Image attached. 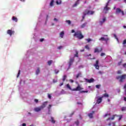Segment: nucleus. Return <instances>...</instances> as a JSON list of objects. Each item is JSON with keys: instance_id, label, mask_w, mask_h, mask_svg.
I'll return each mask as SVG.
<instances>
[{"instance_id": "64", "label": "nucleus", "mask_w": 126, "mask_h": 126, "mask_svg": "<svg viewBox=\"0 0 126 126\" xmlns=\"http://www.w3.org/2000/svg\"><path fill=\"white\" fill-rule=\"evenodd\" d=\"M124 101H125V102H126V97H124Z\"/></svg>"}, {"instance_id": "44", "label": "nucleus", "mask_w": 126, "mask_h": 126, "mask_svg": "<svg viewBox=\"0 0 126 126\" xmlns=\"http://www.w3.org/2000/svg\"><path fill=\"white\" fill-rule=\"evenodd\" d=\"M126 107H123L122 108V111H126Z\"/></svg>"}, {"instance_id": "38", "label": "nucleus", "mask_w": 126, "mask_h": 126, "mask_svg": "<svg viewBox=\"0 0 126 126\" xmlns=\"http://www.w3.org/2000/svg\"><path fill=\"white\" fill-rule=\"evenodd\" d=\"M103 96H104V97H109V94H107V93H105V94H103Z\"/></svg>"}, {"instance_id": "48", "label": "nucleus", "mask_w": 126, "mask_h": 126, "mask_svg": "<svg viewBox=\"0 0 126 126\" xmlns=\"http://www.w3.org/2000/svg\"><path fill=\"white\" fill-rule=\"evenodd\" d=\"M106 54H105V53H102L101 54H100V56L101 57H104V56H105Z\"/></svg>"}, {"instance_id": "37", "label": "nucleus", "mask_w": 126, "mask_h": 126, "mask_svg": "<svg viewBox=\"0 0 126 126\" xmlns=\"http://www.w3.org/2000/svg\"><path fill=\"white\" fill-rule=\"evenodd\" d=\"M95 87H96V88H97V89H100V87H101V85H96L95 86Z\"/></svg>"}, {"instance_id": "30", "label": "nucleus", "mask_w": 126, "mask_h": 126, "mask_svg": "<svg viewBox=\"0 0 126 126\" xmlns=\"http://www.w3.org/2000/svg\"><path fill=\"white\" fill-rule=\"evenodd\" d=\"M53 63V61L52 60H50L48 62V64L49 65H51L52 64V63Z\"/></svg>"}, {"instance_id": "15", "label": "nucleus", "mask_w": 126, "mask_h": 126, "mask_svg": "<svg viewBox=\"0 0 126 126\" xmlns=\"http://www.w3.org/2000/svg\"><path fill=\"white\" fill-rule=\"evenodd\" d=\"M99 41H109V38L101 37L99 38Z\"/></svg>"}, {"instance_id": "34", "label": "nucleus", "mask_w": 126, "mask_h": 126, "mask_svg": "<svg viewBox=\"0 0 126 126\" xmlns=\"http://www.w3.org/2000/svg\"><path fill=\"white\" fill-rule=\"evenodd\" d=\"M56 3L57 4H61L62 3V0H60V1H56Z\"/></svg>"}, {"instance_id": "8", "label": "nucleus", "mask_w": 126, "mask_h": 126, "mask_svg": "<svg viewBox=\"0 0 126 126\" xmlns=\"http://www.w3.org/2000/svg\"><path fill=\"white\" fill-rule=\"evenodd\" d=\"M85 80L86 81H87V82H88V83H93V82H94V80L93 78H92L90 79H85Z\"/></svg>"}, {"instance_id": "47", "label": "nucleus", "mask_w": 126, "mask_h": 126, "mask_svg": "<svg viewBox=\"0 0 126 126\" xmlns=\"http://www.w3.org/2000/svg\"><path fill=\"white\" fill-rule=\"evenodd\" d=\"M48 97L49 99H51L52 98V96L49 94H48Z\"/></svg>"}, {"instance_id": "3", "label": "nucleus", "mask_w": 126, "mask_h": 126, "mask_svg": "<svg viewBox=\"0 0 126 126\" xmlns=\"http://www.w3.org/2000/svg\"><path fill=\"white\" fill-rule=\"evenodd\" d=\"M83 89V88H81L80 85H78L76 88L71 90V91H80V90H82Z\"/></svg>"}, {"instance_id": "59", "label": "nucleus", "mask_w": 126, "mask_h": 126, "mask_svg": "<svg viewBox=\"0 0 126 126\" xmlns=\"http://www.w3.org/2000/svg\"><path fill=\"white\" fill-rule=\"evenodd\" d=\"M62 48H63V46H59V47H58L59 50H61V49H62Z\"/></svg>"}, {"instance_id": "2", "label": "nucleus", "mask_w": 126, "mask_h": 126, "mask_svg": "<svg viewBox=\"0 0 126 126\" xmlns=\"http://www.w3.org/2000/svg\"><path fill=\"white\" fill-rule=\"evenodd\" d=\"M116 79L119 80V82L123 83L126 79V74L116 76Z\"/></svg>"}, {"instance_id": "26", "label": "nucleus", "mask_w": 126, "mask_h": 126, "mask_svg": "<svg viewBox=\"0 0 126 126\" xmlns=\"http://www.w3.org/2000/svg\"><path fill=\"white\" fill-rule=\"evenodd\" d=\"M66 87H67V88H68V89H69V90H72V89H71V87H70V85H69V84H67V85H66Z\"/></svg>"}, {"instance_id": "19", "label": "nucleus", "mask_w": 126, "mask_h": 126, "mask_svg": "<svg viewBox=\"0 0 126 126\" xmlns=\"http://www.w3.org/2000/svg\"><path fill=\"white\" fill-rule=\"evenodd\" d=\"M12 19L13 21H15V22H17V21H18L17 18L15 16H13Z\"/></svg>"}, {"instance_id": "18", "label": "nucleus", "mask_w": 126, "mask_h": 126, "mask_svg": "<svg viewBox=\"0 0 126 126\" xmlns=\"http://www.w3.org/2000/svg\"><path fill=\"white\" fill-rule=\"evenodd\" d=\"M105 21H106V18L104 17L102 19V21H100L99 22L100 25H103V23H104Z\"/></svg>"}, {"instance_id": "27", "label": "nucleus", "mask_w": 126, "mask_h": 126, "mask_svg": "<svg viewBox=\"0 0 126 126\" xmlns=\"http://www.w3.org/2000/svg\"><path fill=\"white\" fill-rule=\"evenodd\" d=\"M75 57L78 58V52L77 51H76V54L74 55L73 58H74Z\"/></svg>"}, {"instance_id": "21", "label": "nucleus", "mask_w": 126, "mask_h": 126, "mask_svg": "<svg viewBox=\"0 0 126 126\" xmlns=\"http://www.w3.org/2000/svg\"><path fill=\"white\" fill-rule=\"evenodd\" d=\"M51 108H52V105L49 104L47 107L48 109V114H50V112H51Z\"/></svg>"}, {"instance_id": "52", "label": "nucleus", "mask_w": 126, "mask_h": 126, "mask_svg": "<svg viewBox=\"0 0 126 126\" xmlns=\"http://www.w3.org/2000/svg\"><path fill=\"white\" fill-rule=\"evenodd\" d=\"M53 83H56V82H58V81H57V80H55V79H54V80H53Z\"/></svg>"}, {"instance_id": "46", "label": "nucleus", "mask_w": 126, "mask_h": 126, "mask_svg": "<svg viewBox=\"0 0 126 126\" xmlns=\"http://www.w3.org/2000/svg\"><path fill=\"white\" fill-rule=\"evenodd\" d=\"M118 74H122V71L121 70H118L117 71Z\"/></svg>"}, {"instance_id": "41", "label": "nucleus", "mask_w": 126, "mask_h": 126, "mask_svg": "<svg viewBox=\"0 0 126 126\" xmlns=\"http://www.w3.org/2000/svg\"><path fill=\"white\" fill-rule=\"evenodd\" d=\"M54 71H55L56 74H58V72H60V71L58 70H57V69H55V70H54Z\"/></svg>"}, {"instance_id": "6", "label": "nucleus", "mask_w": 126, "mask_h": 126, "mask_svg": "<svg viewBox=\"0 0 126 126\" xmlns=\"http://www.w3.org/2000/svg\"><path fill=\"white\" fill-rule=\"evenodd\" d=\"M110 9H111V8L108 7V6H105L103 9V12L104 13H108V11H109Z\"/></svg>"}, {"instance_id": "5", "label": "nucleus", "mask_w": 126, "mask_h": 126, "mask_svg": "<svg viewBox=\"0 0 126 126\" xmlns=\"http://www.w3.org/2000/svg\"><path fill=\"white\" fill-rule=\"evenodd\" d=\"M84 12H85L86 14V15H92L94 14V11H90L89 10H86Z\"/></svg>"}, {"instance_id": "35", "label": "nucleus", "mask_w": 126, "mask_h": 126, "mask_svg": "<svg viewBox=\"0 0 126 126\" xmlns=\"http://www.w3.org/2000/svg\"><path fill=\"white\" fill-rule=\"evenodd\" d=\"M107 116H111V113H109V114H106L103 116V118H106Z\"/></svg>"}, {"instance_id": "63", "label": "nucleus", "mask_w": 126, "mask_h": 126, "mask_svg": "<svg viewBox=\"0 0 126 126\" xmlns=\"http://www.w3.org/2000/svg\"><path fill=\"white\" fill-rule=\"evenodd\" d=\"M71 32H72V33H74V32H75L74 31V30H72L71 31Z\"/></svg>"}, {"instance_id": "16", "label": "nucleus", "mask_w": 126, "mask_h": 126, "mask_svg": "<svg viewBox=\"0 0 126 126\" xmlns=\"http://www.w3.org/2000/svg\"><path fill=\"white\" fill-rule=\"evenodd\" d=\"M41 110H42V108L40 107V106L34 108L35 112H40Z\"/></svg>"}, {"instance_id": "10", "label": "nucleus", "mask_w": 126, "mask_h": 126, "mask_svg": "<svg viewBox=\"0 0 126 126\" xmlns=\"http://www.w3.org/2000/svg\"><path fill=\"white\" fill-rule=\"evenodd\" d=\"M94 65L96 69H99V61L98 60H96L95 64H94Z\"/></svg>"}, {"instance_id": "50", "label": "nucleus", "mask_w": 126, "mask_h": 126, "mask_svg": "<svg viewBox=\"0 0 126 126\" xmlns=\"http://www.w3.org/2000/svg\"><path fill=\"white\" fill-rule=\"evenodd\" d=\"M88 43H89V42L91 41V39L88 38L87 39Z\"/></svg>"}, {"instance_id": "12", "label": "nucleus", "mask_w": 126, "mask_h": 126, "mask_svg": "<svg viewBox=\"0 0 126 126\" xmlns=\"http://www.w3.org/2000/svg\"><path fill=\"white\" fill-rule=\"evenodd\" d=\"M121 12L122 13L123 15H124L123 11H122V9H121L120 8H117L116 9V13H121Z\"/></svg>"}, {"instance_id": "54", "label": "nucleus", "mask_w": 126, "mask_h": 126, "mask_svg": "<svg viewBox=\"0 0 126 126\" xmlns=\"http://www.w3.org/2000/svg\"><path fill=\"white\" fill-rule=\"evenodd\" d=\"M38 101L39 100H38V99H34V102H35V103H38Z\"/></svg>"}, {"instance_id": "29", "label": "nucleus", "mask_w": 126, "mask_h": 126, "mask_svg": "<svg viewBox=\"0 0 126 126\" xmlns=\"http://www.w3.org/2000/svg\"><path fill=\"white\" fill-rule=\"evenodd\" d=\"M54 1H55L54 0H51V1L50 2V6H53V5H54Z\"/></svg>"}, {"instance_id": "25", "label": "nucleus", "mask_w": 126, "mask_h": 126, "mask_svg": "<svg viewBox=\"0 0 126 126\" xmlns=\"http://www.w3.org/2000/svg\"><path fill=\"white\" fill-rule=\"evenodd\" d=\"M87 24V23H84L81 25V28H84V27L86 26Z\"/></svg>"}, {"instance_id": "28", "label": "nucleus", "mask_w": 126, "mask_h": 126, "mask_svg": "<svg viewBox=\"0 0 126 126\" xmlns=\"http://www.w3.org/2000/svg\"><path fill=\"white\" fill-rule=\"evenodd\" d=\"M85 49H86L87 50H88V51H89V50H90V47H89V45H87L85 46Z\"/></svg>"}, {"instance_id": "1", "label": "nucleus", "mask_w": 126, "mask_h": 126, "mask_svg": "<svg viewBox=\"0 0 126 126\" xmlns=\"http://www.w3.org/2000/svg\"><path fill=\"white\" fill-rule=\"evenodd\" d=\"M74 37H76V38H78V39H79L80 40L84 38V36L82 35V33L80 31L76 32L74 34Z\"/></svg>"}, {"instance_id": "42", "label": "nucleus", "mask_w": 126, "mask_h": 126, "mask_svg": "<svg viewBox=\"0 0 126 126\" xmlns=\"http://www.w3.org/2000/svg\"><path fill=\"white\" fill-rule=\"evenodd\" d=\"M114 37L115 38V39H116V40H117V41H119V38H118V37L117 36V35L116 34H114Z\"/></svg>"}, {"instance_id": "13", "label": "nucleus", "mask_w": 126, "mask_h": 126, "mask_svg": "<svg viewBox=\"0 0 126 126\" xmlns=\"http://www.w3.org/2000/svg\"><path fill=\"white\" fill-rule=\"evenodd\" d=\"M82 0H77L74 4L73 5L72 7H75V6H77L78 4L79 3L80 1Z\"/></svg>"}, {"instance_id": "62", "label": "nucleus", "mask_w": 126, "mask_h": 126, "mask_svg": "<svg viewBox=\"0 0 126 126\" xmlns=\"http://www.w3.org/2000/svg\"><path fill=\"white\" fill-rule=\"evenodd\" d=\"M22 126H26V124L23 123Z\"/></svg>"}, {"instance_id": "20", "label": "nucleus", "mask_w": 126, "mask_h": 126, "mask_svg": "<svg viewBox=\"0 0 126 126\" xmlns=\"http://www.w3.org/2000/svg\"><path fill=\"white\" fill-rule=\"evenodd\" d=\"M64 35V32L63 31H62L60 33V36L61 38H63V36Z\"/></svg>"}, {"instance_id": "51", "label": "nucleus", "mask_w": 126, "mask_h": 126, "mask_svg": "<svg viewBox=\"0 0 126 126\" xmlns=\"http://www.w3.org/2000/svg\"><path fill=\"white\" fill-rule=\"evenodd\" d=\"M69 82H71V83H73V82H74V81H73V80L70 79Z\"/></svg>"}, {"instance_id": "31", "label": "nucleus", "mask_w": 126, "mask_h": 126, "mask_svg": "<svg viewBox=\"0 0 126 126\" xmlns=\"http://www.w3.org/2000/svg\"><path fill=\"white\" fill-rule=\"evenodd\" d=\"M66 23L68 24V25H70L71 24V22L70 20H66Z\"/></svg>"}, {"instance_id": "57", "label": "nucleus", "mask_w": 126, "mask_h": 126, "mask_svg": "<svg viewBox=\"0 0 126 126\" xmlns=\"http://www.w3.org/2000/svg\"><path fill=\"white\" fill-rule=\"evenodd\" d=\"M118 65H121V64H122V61L118 63Z\"/></svg>"}, {"instance_id": "17", "label": "nucleus", "mask_w": 126, "mask_h": 126, "mask_svg": "<svg viewBox=\"0 0 126 126\" xmlns=\"http://www.w3.org/2000/svg\"><path fill=\"white\" fill-rule=\"evenodd\" d=\"M102 98H103V96H102L101 97H99L97 99V100L96 101L97 104H100V103H101V102H102Z\"/></svg>"}, {"instance_id": "55", "label": "nucleus", "mask_w": 126, "mask_h": 126, "mask_svg": "<svg viewBox=\"0 0 126 126\" xmlns=\"http://www.w3.org/2000/svg\"><path fill=\"white\" fill-rule=\"evenodd\" d=\"M98 73H99V74H103V72H102V71H98Z\"/></svg>"}, {"instance_id": "60", "label": "nucleus", "mask_w": 126, "mask_h": 126, "mask_svg": "<svg viewBox=\"0 0 126 126\" xmlns=\"http://www.w3.org/2000/svg\"><path fill=\"white\" fill-rule=\"evenodd\" d=\"M123 67H126V63H125L124 64H123Z\"/></svg>"}, {"instance_id": "33", "label": "nucleus", "mask_w": 126, "mask_h": 126, "mask_svg": "<svg viewBox=\"0 0 126 126\" xmlns=\"http://www.w3.org/2000/svg\"><path fill=\"white\" fill-rule=\"evenodd\" d=\"M83 14H84V15L82 17L83 20L84 19V18H85V16H86V15H87L86 13L85 12H84Z\"/></svg>"}, {"instance_id": "40", "label": "nucleus", "mask_w": 126, "mask_h": 126, "mask_svg": "<svg viewBox=\"0 0 126 126\" xmlns=\"http://www.w3.org/2000/svg\"><path fill=\"white\" fill-rule=\"evenodd\" d=\"M81 75V73H79L77 75H76V78H78L79 76Z\"/></svg>"}, {"instance_id": "4", "label": "nucleus", "mask_w": 126, "mask_h": 126, "mask_svg": "<svg viewBox=\"0 0 126 126\" xmlns=\"http://www.w3.org/2000/svg\"><path fill=\"white\" fill-rule=\"evenodd\" d=\"M73 62H74V58H70L69 61L68 62L69 67L68 68V69L70 68V66H71V65H72V63H73Z\"/></svg>"}, {"instance_id": "61", "label": "nucleus", "mask_w": 126, "mask_h": 126, "mask_svg": "<svg viewBox=\"0 0 126 126\" xmlns=\"http://www.w3.org/2000/svg\"><path fill=\"white\" fill-rule=\"evenodd\" d=\"M40 42H43L44 41V38H41L40 39Z\"/></svg>"}, {"instance_id": "43", "label": "nucleus", "mask_w": 126, "mask_h": 126, "mask_svg": "<svg viewBox=\"0 0 126 126\" xmlns=\"http://www.w3.org/2000/svg\"><path fill=\"white\" fill-rule=\"evenodd\" d=\"M81 93H88V91H82Z\"/></svg>"}, {"instance_id": "7", "label": "nucleus", "mask_w": 126, "mask_h": 126, "mask_svg": "<svg viewBox=\"0 0 126 126\" xmlns=\"http://www.w3.org/2000/svg\"><path fill=\"white\" fill-rule=\"evenodd\" d=\"M103 51V48L101 47L99 49L98 48L94 49V53H100Z\"/></svg>"}, {"instance_id": "36", "label": "nucleus", "mask_w": 126, "mask_h": 126, "mask_svg": "<svg viewBox=\"0 0 126 126\" xmlns=\"http://www.w3.org/2000/svg\"><path fill=\"white\" fill-rule=\"evenodd\" d=\"M75 124L76 125V126H79V121H78V120H77V121H76L75 122Z\"/></svg>"}, {"instance_id": "24", "label": "nucleus", "mask_w": 126, "mask_h": 126, "mask_svg": "<svg viewBox=\"0 0 126 126\" xmlns=\"http://www.w3.org/2000/svg\"><path fill=\"white\" fill-rule=\"evenodd\" d=\"M40 73V68H37L36 71V74L38 75V74Z\"/></svg>"}, {"instance_id": "49", "label": "nucleus", "mask_w": 126, "mask_h": 126, "mask_svg": "<svg viewBox=\"0 0 126 126\" xmlns=\"http://www.w3.org/2000/svg\"><path fill=\"white\" fill-rule=\"evenodd\" d=\"M123 45H125V44H126V39H125L123 41Z\"/></svg>"}, {"instance_id": "14", "label": "nucleus", "mask_w": 126, "mask_h": 126, "mask_svg": "<svg viewBox=\"0 0 126 126\" xmlns=\"http://www.w3.org/2000/svg\"><path fill=\"white\" fill-rule=\"evenodd\" d=\"M94 113H95V111H92V113H91L88 115V117H89L90 119H93V114H94Z\"/></svg>"}, {"instance_id": "22", "label": "nucleus", "mask_w": 126, "mask_h": 126, "mask_svg": "<svg viewBox=\"0 0 126 126\" xmlns=\"http://www.w3.org/2000/svg\"><path fill=\"white\" fill-rule=\"evenodd\" d=\"M115 116H117V115H113L112 117L111 118H108L106 121H110V120H115Z\"/></svg>"}, {"instance_id": "23", "label": "nucleus", "mask_w": 126, "mask_h": 126, "mask_svg": "<svg viewBox=\"0 0 126 126\" xmlns=\"http://www.w3.org/2000/svg\"><path fill=\"white\" fill-rule=\"evenodd\" d=\"M50 122H51V123L52 124H56V121H55V120H54V118L53 117H51V120Z\"/></svg>"}, {"instance_id": "32", "label": "nucleus", "mask_w": 126, "mask_h": 126, "mask_svg": "<svg viewBox=\"0 0 126 126\" xmlns=\"http://www.w3.org/2000/svg\"><path fill=\"white\" fill-rule=\"evenodd\" d=\"M66 75H64L63 76V81L64 82L65 81V79H66Z\"/></svg>"}, {"instance_id": "53", "label": "nucleus", "mask_w": 126, "mask_h": 126, "mask_svg": "<svg viewBox=\"0 0 126 126\" xmlns=\"http://www.w3.org/2000/svg\"><path fill=\"white\" fill-rule=\"evenodd\" d=\"M112 126H116V123L113 122V123H112Z\"/></svg>"}, {"instance_id": "39", "label": "nucleus", "mask_w": 126, "mask_h": 126, "mask_svg": "<svg viewBox=\"0 0 126 126\" xmlns=\"http://www.w3.org/2000/svg\"><path fill=\"white\" fill-rule=\"evenodd\" d=\"M110 1H111V0H109L108 2L106 3L105 6H108L109 3H110Z\"/></svg>"}, {"instance_id": "9", "label": "nucleus", "mask_w": 126, "mask_h": 126, "mask_svg": "<svg viewBox=\"0 0 126 126\" xmlns=\"http://www.w3.org/2000/svg\"><path fill=\"white\" fill-rule=\"evenodd\" d=\"M7 34H8V35H10V36H12V35H13V34H14L15 32L14 31H11L10 30H8L7 32Z\"/></svg>"}, {"instance_id": "56", "label": "nucleus", "mask_w": 126, "mask_h": 126, "mask_svg": "<svg viewBox=\"0 0 126 126\" xmlns=\"http://www.w3.org/2000/svg\"><path fill=\"white\" fill-rule=\"evenodd\" d=\"M63 82L61 83L60 85L59 86H63Z\"/></svg>"}, {"instance_id": "11", "label": "nucleus", "mask_w": 126, "mask_h": 126, "mask_svg": "<svg viewBox=\"0 0 126 126\" xmlns=\"http://www.w3.org/2000/svg\"><path fill=\"white\" fill-rule=\"evenodd\" d=\"M48 103V101H45L42 103V105L40 106V108L43 110L44 108H46V106H47V104Z\"/></svg>"}, {"instance_id": "45", "label": "nucleus", "mask_w": 126, "mask_h": 126, "mask_svg": "<svg viewBox=\"0 0 126 126\" xmlns=\"http://www.w3.org/2000/svg\"><path fill=\"white\" fill-rule=\"evenodd\" d=\"M19 75H20V70H19L18 74L17 75V77H19Z\"/></svg>"}, {"instance_id": "58", "label": "nucleus", "mask_w": 126, "mask_h": 126, "mask_svg": "<svg viewBox=\"0 0 126 126\" xmlns=\"http://www.w3.org/2000/svg\"><path fill=\"white\" fill-rule=\"evenodd\" d=\"M124 88L125 90L126 91V83L125 84Z\"/></svg>"}]
</instances>
